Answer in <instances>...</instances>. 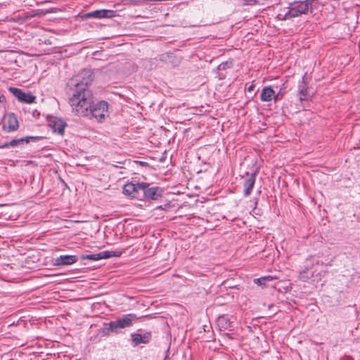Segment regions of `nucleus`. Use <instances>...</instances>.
Wrapping results in <instances>:
<instances>
[{
  "label": "nucleus",
  "instance_id": "nucleus-10",
  "mask_svg": "<svg viewBox=\"0 0 360 360\" xmlns=\"http://www.w3.org/2000/svg\"><path fill=\"white\" fill-rule=\"evenodd\" d=\"M78 258L75 255H64L55 259L54 264L56 266H67L77 262Z\"/></svg>",
  "mask_w": 360,
  "mask_h": 360
},
{
  "label": "nucleus",
  "instance_id": "nucleus-13",
  "mask_svg": "<svg viewBox=\"0 0 360 360\" xmlns=\"http://www.w3.org/2000/svg\"><path fill=\"white\" fill-rule=\"evenodd\" d=\"M274 91L271 86H265L262 89L260 98L264 102H269L274 99Z\"/></svg>",
  "mask_w": 360,
  "mask_h": 360
},
{
  "label": "nucleus",
  "instance_id": "nucleus-3",
  "mask_svg": "<svg viewBox=\"0 0 360 360\" xmlns=\"http://www.w3.org/2000/svg\"><path fill=\"white\" fill-rule=\"evenodd\" d=\"M139 318L135 314L124 315L122 317L119 318L115 321H112L105 324V326L103 328V333L105 335H110V333L117 334L120 332L121 329L131 327L134 322L136 321Z\"/></svg>",
  "mask_w": 360,
  "mask_h": 360
},
{
  "label": "nucleus",
  "instance_id": "nucleus-14",
  "mask_svg": "<svg viewBox=\"0 0 360 360\" xmlns=\"http://www.w3.org/2000/svg\"><path fill=\"white\" fill-rule=\"evenodd\" d=\"M50 126L53 128L54 132L60 135L63 134L65 124L62 120H54L50 123Z\"/></svg>",
  "mask_w": 360,
  "mask_h": 360
},
{
  "label": "nucleus",
  "instance_id": "nucleus-2",
  "mask_svg": "<svg viewBox=\"0 0 360 360\" xmlns=\"http://www.w3.org/2000/svg\"><path fill=\"white\" fill-rule=\"evenodd\" d=\"M163 191V188L147 182H129L123 186L124 194L138 200H159Z\"/></svg>",
  "mask_w": 360,
  "mask_h": 360
},
{
  "label": "nucleus",
  "instance_id": "nucleus-16",
  "mask_svg": "<svg viewBox=\"0 0 360 360\" xmlns=\"http://www.w3.org/2000/svg\"><path fill=\"white\" fill-rule=\"evenodd\" d=\"M217 324L219 327L227 328L231 326V321L225 316H221L217 319Z\"/></svg>",
  "mask_w": 360,
  "mask_h": 360
},
{
  "label": "nucleus",
  "instance_id": "nucleus-17",
  "mask_svg": "<svg viewBox=\"0 0 360 360\" xmlns=\"http://www.w3.org/2000/svg\"><path fill=\"white\" fill-rule=\"evenodd\" d=\"M273 280V277L268 276L264 277H261L259 278L254 279L255 283L257 284L259 286H264L266 281H270Z\"/></svg>",
  "mask_w": 360,
  "mask_h": 360
},
{
  "label": "nucleus",
  "instance_id": "nucleus-1",
  "mask_svg": "<svg viewBox=\"0 0 360 360\" xmlns=\"http://www.w3.org/2000/svg\"><path fill=\"white\" fill-rule=\"evenodd\" d=\"M92 82L93 73L87 69L71 78L67 84L68 103L75 115L82 117L91 115L102 122L108 116V103L101 101L93 105V95L89 89Z\"/></svg>",
  "mask_w": 360,
  "mask_h": 360
},
{
  "label": "nucleus",
  "instance_id": "nucleus-11",
  "mask_svg": "<svg viewBox=\"0 0 360 360\" xmlns=\"http://www.w3.org/2000/svg\"><path fill=\"white\" fill-rule=\"evenodd\" d=\"M255 176L256 173H247L245 179L243 182L244 194L245 195H248L252 190L255 182Z\"/></svg>",
  "mask_w": 360,
  "mask_h": 360
},
{
  "label": "nucleus",
  "instance_id": "nucleus-18",
  "mask_svg": "<svg viewBox=\"0 0 360 360\" xmlns=\"http://www.w3.org/2000/svg\"><path fill=\"white\" fill-rule=\"evenodd\" d=\"M82 259H89L92 261H98L99 260V257L98 253L96 254H90L82 256Z\"/></svg>",
  "mask_w": 360,
  "mask_h": 360
},
{
  "label": "nucleus",
  "instance_id": "nucleus-19",
  "mask_svg": "<svg viewBox=\"0 0 360 360\" xmlns=\"http://www.w3.org/2000/svg\"><path fill=\"white\" fill-rule=\"evenodd\" d=\"M285 94V91H283V89H280L279 91L276 94L274 93V101L276 103L278 101L281 100L283 95Z\"/></svg>",
  "mask_w": 360,
  "mask_h": 360
},
{
  "label": "nucleus",
  "instance_id": "nucleus-20",
  "mask_svg": "<svg viewBox=\"0 0 360 360\" xmlns=\"http://www.w3.org/2000/svg\"><path fill=\"white\" fill-rule=\"evenodd\" d=\"M312 276H313V274L312 273H308L307 271H304L303 272L300 273V278L302 279H303L304 281H306V280L310 278Z\"/></svg>",
  "mask_w": 360,
  "mask_h": 360
},
{
  "label": "nucleus",
  "instance_id": "nucleus-23",
  "mask_svg": "<svg viewBox=\"0 0 360 360\" xmlns=\"http://www.w3.org/2000/svg\"><path fill=\"white\" fill-rule=\"evenodd\" d=\"M254 89H255V85L254 84H251L250 86H248V91L249 92H251V91H252L254 90Z\"/></svg>",
  "mask_w": 360,
  "mask_h": 360
},
{
  "label": "nucleus",
  "instance_id": "nucleus-22",
  "mask_svg": "<svg viewBox=\"0 0 360 360\" xmlns=\"http://www.w3.org/2000/svg\"><path fill=\"white\" fill-rule=\"evenodd\" d=\"M172 204H164V207L161 205L158 206L155 209L166 210L167 207H170Z\"/></svg>",
  "mask_w": 360,
  "mask_h": 360
},
{
  "label": "nucleus",
  "instance_id": "nucleus-24",
  "mask_svg": "<svg viewBox=\"0 0 360 360\" xmlns=\"http://www.w3.org/2000/svg\"><path fill=\"white\" fill-rule=\"evenodd\" d=\"M226 335L229 338H231L229 334H226Z\"/></svg>",
  "mask_w": 360,
  "mask_h": 360
},
{
  "label": "nucleus",
  "instance_id": "nucleus-6",
  "mask_svg": "<svg viewBox=\"0 0 360 360\" xmlns=\"http://www.w3.org/2000/svg\"><path fill=\"white\" fill-rule=\"evenodd\" d=\"M19 127L18 121L15 114L8 113L4 118L3 128L7 132L16 131Z\"/></svg>",
  "mask_w": 360,
  "mask_h": 360
},
{
  "label": "nucleus",
  "instance_id": "nucleus-15",
  "mask_svg": "<svg viewBox=\"0 0 360 360\" xmlns=\"http://www.w3.org/2000/svg\"><path fill=\"white\" fill-rule=\"evenodd\" d=\"M99 257V260L102 259H108L112 257H120L121 252H114V251H103L98 253Z\"/></svg>",
  "mask_w": 360,
  "mask_h": 360
},
{
  "label": "nucleus",
  "instance_id": "nucleus-25",
  "mask_svg": "<svg viewBox=\"0 0 360 360\" xmlns=\"http://www.w3.org/2000/svg\"><path fill=\"white\" fill-rule=\"evenodd\" d=\"M6 204H0V207L3 206V205H6Z\"/></svg>",
  "mask_w": 360,
  "mask_h": 360
},
{
  "label": "nucleus",
  "instance_id": "nucleus-4",
  "mask_svg": "<svg viewBox=\"0 0 360 360\" xmlns=\"http://www.w3.org/2000/svg\"><path fill=\"white\" fill-rule=\"evenodd\" d=\"M313 1L314 0H305L290 3L288 6V11L283 17L279 14L278 18L281 20H286L299 17L303 14H307L309 11L312 12Z\"/></svg>",
  "mask_w": 360,
  "mask_h": 360
},
{
  "label": "nucleus",
  "instance_id": "nucleus-8",
  "mask_svg": "<svg viewBox=\"0 0 360 360\" xmlns=\"http://www.w3.org/2000/svg\"><path fill=\"white\" fill-rule=\"evenodd\" d=\"M297 94L299 96V99L302 101H307L311 98V94L309 91V86L307 82V74H305L301 82H300L298 85V92Z\"/></svg>",
  "mask_w": 360,
  "mask_h": 360
},
{
  "label": "nucleus",
  "instance_id": "nucleus-21",
  "mask_svg": "<svg viewBox=\"0 0 360 360\" xmlns=\"http://www.w3.org/2000/svg\"><path fill=\"white\" fill-rule=\"evenodd\" d=\"M231 65H232L231 62L223 63L218 66V69L219 70H226V68L231 67Z\"/></svg>",
  "mask_w": 360,
  "mask_h": 360
},
{
  "label": "nucleus",
  "instance_id": "nucleus-12",
  "mask_svg": "<svg viewBox=\"0 0 360 360\" xmlns=\"http://www.w3.org/2000/svg\"><path fill=\"white\" fill-rule=\"evenodd\" d=\"M89 17L95 18H112L115 16V11L112 10H97L89 13L87 14Z\"/></svg>",
  "mask_w": 360,
  "mask_h": 360
},
{
  "label": "nucleus",
  "instance_id": "nucleus-9",
  "mask_svg": "<svg viewBox=\"0 0 360 360\" xmlns=\"http://www.w3.org/2000/svg\"><path fill=\"white\" fill-rule=\"evenodd\" d=\"M131 341L134 346L139 344H148L151 340L152 335L150 332H146L143 334L132 333L131 335Z\"/></svg>",
  "mask_w": 360,
  "mask_h": 360
},
{
  "label": "nucleus",
  "instance_id": "nucleus-7",
  "mask_svg": "<svg viewBox=\"0 0 360 360\" xmlns=\"http://www.w3.org/2000/svg\"><path fill=\"white\" fill-rule=\"evenodd\" d=\"M9 91L15 96L18 100L20 102L26 103H32L35 100V96H34L31 94H26L23 92L21 89L15 88V87H10Z\"/></svg>",
  "mask_w": 360,
  "mask_h": 360
},
{
  "label": "nucleus",
  "instance_id": "nucleus-5",
  "mask_svg": "<svg viewBox=\"0 0 360 360\" xmlns=\"http://www.w3.org/2000/svg\"><path fill=\"white\" fill-rule=\"evenodd\" d=\"M41 139H42L41 136H26V137H23V138H20V139H14L10 141L4 143V144H2L0 146V148H9V147L15 148V147H18V146H22L24 144H27V143H30L31 141H37Z\"/></svg>",
  "mask_w": 360,
  "mask_h": 360
}]
</instances>
